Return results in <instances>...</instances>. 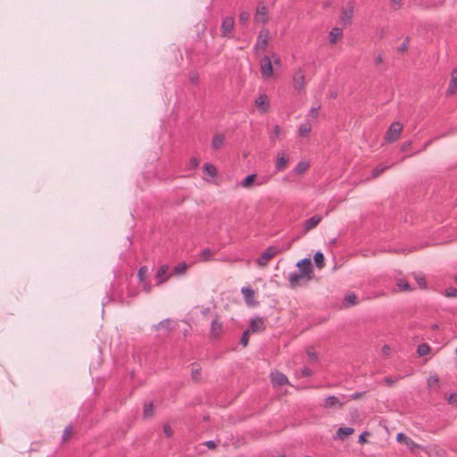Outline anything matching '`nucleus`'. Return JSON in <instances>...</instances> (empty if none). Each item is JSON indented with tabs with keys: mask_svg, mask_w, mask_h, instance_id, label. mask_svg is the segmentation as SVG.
<instances>
[{
	"mask_svg": "<svg viewBox=\"0 0 457 457\" xmlns=\"http://www.w3.org/2000/svg\"><path fill=\"white\" fill-rule=\"evenodd\" d=\"M292 242H288L283 245L281 247L278 245H270L257 259L256 262L259 266L264 267L268 264L270 259H272L277 254L287 251L291 248Z\"/></svg>",
	"mask_w": 457,
	"mask_h": 457,
	"instance_id": "1",
	"label": "nucleus"
},
{
	"mask_svg": "<svg viewBox=\"0 0 457 457\" xmlns=\"http://www.w3.org/2000/svg\"><path fill=\"white\" fill-rule=\"evenodd\" d=\"M270 179V176H264L259 178L257 174L253 173L246 176L243 180L240 181L239 186L243 188H250L253 185L257 187H262L267 184Z\"/></svg>",
	"mask_w": 457,
	"mask_h": 457,
	"instance_id": "2",
	"label": "nucleus"
},
{
	"mask_svg": "<svg viewBox=\"0 0 457 457\" xmlns=\"http://www.w3.org/2000/svg\"><path fill=\"white\" fill-rule=\"evenodd\" d=\"M403 130V125L399 121L391 123L387 131L385 134V140L388 143L396 141Z\"/></svg>",
	"mask_w": 457,
	"mask_h": 457,
	"instance_id": "3",
	"label": "nucleus"
},
{
	"mask_svg": "<svg viewBox=\"0 0 457 457\" xmlns=\"http://www.w3.org/2000/svg\"><path fill=\"white\" fill-rule=\"evenodd\" d=\"M289 164V155L285 151L277 153L276 161L274 164V170L276 173L284 171Z\"/></svg>",
	"mask_w": 457,
	"mask_h": 457,
	"instance_id": "4",
	"label": "nucleus"
},
{
	"mask_svg": "<svg viewBox=\"0 0 457 457\" xmlns=\"http://www.w3.org/2000/svg\"><path fill=\"white\" fill-rule=\"evenodd\" d=\"M235 26V19L233 16L225 17L220 24V36L223 37H232V30Z\"/></svg>",
	"mask_w": 457,
	"mask_h": 457,
	"instance_id": "5",
	"label": "nucleus"
},
{
	"mask_svg": "<svg viewBox=\"0 0 457 457\" xmlns=\"http://www.w3.org/2000/svg\"><path fill=\"white\" fill-rule=\"evenodd\" d=\"M292 82L295 89L302 91L305 87V72L303 69H298L293 74Z\"/></svg>",
	"mask_w": 457,
	"mask_h": 457,
	"instance_id": "6",
	"label": "nucleus"
},
{
	"mask_svg": "<svg viewBox=\"0 0 457 457\" xmlns=\"http://www.w3.org/2000/svg\"><path fill=\"white\" fill-rule=\"evenodd\" d=\"M296 266L299 268L300 272L305 276V278L307 280L312 279V278L313 276V270H312V262H311L310 258H304V259L300 260L296 263Z\"/></svg>",
	"mask_w": 457,
	"mask_h": 457,
	"instance_id": "7",
	"label": "nucleus"
},
{
	"mask_svg": "<svg viewBox=\"0 0 457 457\" xmlns=\"http://www.w3.org/2000/svg\"><path fill=\"white\" fill-rule=\"evenodd\" d=\"M261 74L264 79H269L273 77V69L271 59L269 56H264L261 61Z\"/></svg>",
	"mask_w": 457,
	"mask_h": 457,
	"instance_id": "8",
	"label": "nucleus"
},
{
	"mask_svg": "<svg viewBox=\"0 0 457 457\" xmlns=\"http://www.w3.org/2000/svg\"><path fill=\"white\" fill-rule=\"evenodd\" d=\"M254 21L258 23H266L269 20L268 8L265 4H260L257 5L253 16Z\"/></svg>",
	"mask_w": 457,
	"mask_h": 457,
	"instance_id": "9",
	"label": "nucleus"
},
{
	"mask_svg": "<svg viewBox=\"0 0 457 457\" xmlns=\"http://www.w3.org/2000/svg\"><path fill=\"white\" fill-rule=\"evenodd\" d=\"M148 273V269L146 266H141L137 270V278L139 282L142 284V287L145 292H150L152 289V285L149 280L146 279Z\"/></svg>",
	"mask_w": 457,
	"mask_h": 457,
	"instance_id": "10",
	"label": "nucleus"
},
{
	"mask_svg": "<svg viewBox=\"0 0 457 457\" xmlns=\"http://www.w3.org/2000/svg\"><path fill=\"white\" fill-rule=\"evenodd\" d=\"M269 36H270L269 29H262L259 33V36H258V38H257V41L255 44V48L264 51L268 45Z\"/></svg>",
	"mask_w": 457,
	"mask_h": 457,
	"instance_id": "11",
	"label": "nucleus"
},
{
	"mask_svg": "<svg viewBox=\"0 0 457 457\" xmlns=\"http://www.w3.org/2000/svg\"><path fill=\"white\" fill-rule=\"evenodd\" d=\"M168 270H169V266L167 264L162 265L157 270L155 278H154L156 285H161L169 279L170 275H167Z\"/></svg>",
	"mask_w": 457,
	"mask_h": 457,
	"instance_id": "12",
	"label": "nucleus"
},
{
	"mask_svg": "<svg viewBox=\"0 0 457 457\" xmlns=\"http://www.w3.org/2000/svg\"><path fill=\"white\" fill-rule=\"evenodd\" d=\"M265 329V323L262 317L256 316L251 320L250 329L252 332H261Z\"/></svg>",
	"mask_w": 457,
	"mask_h": 457,
	"instance_id": "13",
	"label": "nucleus"
},
{
	"mask_svg": "<svg viewBox=\"0 0 457 457\" xmlns=\"http://www.w3.org/2000/svg\"><path fill=\"white\" fill-rule=\"evenodd\" d=\"M270 379L274 386H284L288 384L287 376L278 370L271 372Z\"/></svg>",
	"mask_w": 457,
	"mask_h": 457,
	"instance_id": "14",
	"label": "nucleus"
},
{
	"mask_svg": "<svg viewBox=\"0 0 457 457\" xmlns=\"http://www.w3.org/2000/svg\"><path fill=\"white\" fill-rule=\"evenodd\" d=\"M222 333V323L218 320L217 316L211 322L210 335L213 338H218Z\"/></svg>",
	"mask_w": 457,
	"mask_h": 457,
	"instance_id": "15",
	"label": "nucleus"
},
{
	"mask_svg": "<svg viewBox=\"0 0 457 457\" xmlns=\"http://www.w3.org/2000/svg\"><path fill=\"white\" fill-rule=\"evenodd\" d=\"M255 105L258 107V109L262 112H266L270 109V102L268 99V96L265 94L260 95L255 99Z\"/></svg>",
	"mask_w": 457,
	"mask_h": 457,
	"instance_id": "16",
	"label": "nucleus"
},
{
	"mask_svg": "<svg viewBox=\"0 0 457 457\" xmlns=\"http://www.w3.org/2000/svg\"><path fill=\"white\" fill-rule=\"evenodd\" d=\"M303 278H305V276L303 275V273H301L300 271L299 272L294 271V272L289 273L288 282L290 284V287L293 288L296 287L297 286H299L300 280Z\"/></svg>",
	"mask_w": 457,
	"mask_h": 457,
	"instance_id": "17",
	"label": "nucleus"
},
{
	"mask_svg": "<svg viewBox=\"0 0 457 457\" xmlns=\"http://www.w3.org/2000/svg\"><path fill=\"white\" fill-rule=\"evenodd\" d=\"M310 167V162L307 161H300L297 162V164L294 167L292 172L295 175L301 176L303 175Z\"/></svg>",
	"mask_w": 457,
	"mask_h": 457,
	"instance_id": "18",
	"label": "nucleus"
},
{
	"mask_svg": "<svg viewBox=\"0 0 457 457\" xmlns=\"http://www.w3.org/2000/svg\"><path fill=\"white\" fill-rule=\"evenodd\" d=\"M322 218L320 215H314L309 219H307L304 222V230L305 232L314 228L320 221Z\"/></svg>",
	"mask_w": 457,
	"mask_h": 457,
	"instance_id": "19",
	"label": "nucleus"
},
{
	"mask_svg": "<svg viewBox=\"0 0 457 457\" xmlns=\"http://www.w3.org/2000/svg\"><path fill=\"white\" fill-rule=\"evenodd\" d=\"M457 91V68L453 69L452 72V79L449 82V86L447 88L448 95H453Z\"/></svg>",
	"mask_w": 457,
	"mask_h": 457,
	"instance_id": "20",
	"label": "nucleus"
},
{
	"mask_svg": "<svg viewBox=\"0 0 457 457\" xmlns=\"http://www.w3.org/2000/svg\"><path fill=\"white\" fill-rule=\"evenodd\" d=\"M312 131V125L309 121H304L299 125L298 134L302 137H306Z\"/></svg>",
	"mask_w": 457,
	"mask_h": 457,
	"instance_id": "21",
	"label": "nucleus"
},
{
	"mask_svg": "<svg viewBox=\"0 0 457 457\" xmlns=\"http://www.w3.org/2000/svg\"><path fill=\"white\" fill-rule=\"evenodd\" d=\"M343 36V30L340 28H333L329 32V42L335 44Z\"/></svg>",
	"mask_w": 457,
	"mask_h": 457,
	"instance_id": "22",
	"label": "nucleus"
},
{
	"mask_svg": "<svg viewBox=\"0 0 457 457\" xmlns=\"http://www.w3.org/2000/svg\"><path fill=\"white\" fill-rule=\"evenodd\" d=\"M224 144V136L222 134H216L212 140V147L213 149H219L222 147Z\"/></svg>",
	"mask_w": 457,
	"mask_h": 457,
	"instance_id": "23",
	"label": "nucleus"
},
{
	"mask_svg": "<svg viewBox=\"0 0 457 457\" xmlns=\"http://www.w3.org/2000/svg\"><path fill=\"white\" fill-rule=\"evenodd\" d=\"M353 15V7L344 9L341 13V21L344 23H349Z\"/></svg>",
	"mask_w": 457,
	"mask_h": 457,
	"instance_id": "24",
	"label": "nucleus"
},
{
	"mask_svg": "<svg viewBox=\"0 0 457 457\" xmlns=\"http://www.w3.org/2000/svg\"><path fill=\"white\" fill-rule=\"evenodd\" d=\"M241 291L245 302L247 303H252L254 296V291L251 287H243Z\"/></svg>",
	"mask_w": 457,
	"mask_h": 457,
	"instance_id": "25",
	"label": "nucleus"
},
{
	"mask_svg": "<svg viewBox=\"0 0 457 457\" xmlns=\"http://www.w3.org/2000/svg\"><path fill=\"white\" fill-rule=\"evenodd\" d=\"M339 403V399L337 396L329 395L325 398L324 400V407L325 408H331Z\"/></svg>",
	"mask_w": 457,
	"mask_h": 457,
	"instance_id": "26",
	"label": "nucleus"
},
{
	"mask_svg": "<svg viewBox=\"0 0 457 457\" xmlns=\"http://www.w3.org/2000/svg\"><path fill=\"white\" fill-rule=\"evenodd\" d=\"M344 303L346 306L355 305L358 303L357 297L353 293H349V294L345 295V296L344 298Z\"/></svg>",
	"mask_w": 457,
	"mask_h": 457,
	"instance_id": "27",
	"label": "nucleus"
},
{
	"mask_svg": "<svg viewBox=\"0 0 457 457\" xmlns=\"http://www.w3.org/2000/svg\"><path fill=\"white\" fill-rule=\"evenodd\" d=\"M353 432H354V429L353 428L341 427L337 430V436L340 438H343V437L352 435Z\"/></svg>",
	"mask_w": 457,
	"mask_h": 457,
	"instance_id": "28",
	"label": "nucleus"
},
{
	"mask_svg": "<svg viewBox=\"0 0 457 457\" xmlns=\"http://www.w3.org/2000/svg\"><path fill=\"white\" fill-rule=\"evenodd\" d=\"M314 262L319 269L325 266L324 255L321 252H317L313 256Z\"/></svg>",
	"mask_w": 457,
	"mask_h": 457,
	"instance_id": "29",
	"label": "nucleus"
},
{
	"mask_svg": "<svg viewBox=\"0 0 457 457\" xmlns=\"http://www.w3.org/2000/svg\"><path fill=\"white\" fill-rule=\"evenodd\" d=\"M204 171L211 178H215L217 176L216 168L212 163H205L204 165Z\"/></svg>",
	"mask_w": 457,
	"mask_h": 457,
	"instance_id": "30",
	"label": "nucleus"
},
{
	"mask_svg": "<svg viewBox=\"0 0 457 457\" xmlns=\"http://www.w3.org/2000/svg\"><path fill=\"white\" fill-rule=\"evenodd\" d=\"M212 252L209 248L204 249L200 253V256H199L200 261H202V262H208V261L212 260Z\"/></svg>",
	"mask_w": 457,
	"mask_h": 457,
	"instance_id": "31",
	"label": "nucleus"
},
{
	"mask_svg": "<svg viewBox=\"0 0 457 457\" xmlns=\"http://www.w3.org/2000/svg\"><path fill=\"white\" fill-rule=\"evenodd\" d=\"M430 351V346L428 344H420L418 345L417 353L419 356H425Z\"/></svg>",
	"mask_w": 457,
	"mask_h": 457,
	"instance_id": "32",
	"label": "nucleus"
},
{
	"mask_svg": "<svg viewBox=\"0 0 457 457\" xmlns=\"http://www.w3.org/2000/svg\"><path fill=\"white\" fill-rule=\"evenodd\" d=\"M388 168L389 166H385L382 164L378 165L371 172V179L378 177L383 171H385Z\"/></svg>",
	"mask_w": 457,
	"mask_h": 457,
	"instance_id": "33",
	"label": "nucleus"
},
{
	"mask_svg": "<svg viewBox=\"0 0 457 457\" xmlns=\"http://www.w3.org/2000/svg\"><path fill=\"white\" fill-rule=\"evenodd\" d=\"M187 267V266L185 262H179L174 267L173 272L176 275H180L186 271Z\"/></svg>",
	"mask_w": 457,
	"mask_h": 457,
	"instance_id": "34",
	"label": "nucleus"
},
{
	"mask_svg": "<svg viewBox=\"0 0 457 457\" xmlns=\"http://www.w3.org/2000/svg\"><path fill=\"white\" fill-rule=\"evenodd\" d=\"M250 19V12L247 11H241L238 15V20L241 24H245Z\"/></svg>",
	"mask_w": 457,
	"mask_h": 457,
	"instance_id": "35",
	"label": "nucleus"
},
{
	"mask_svg": "<svg viewBox=\"0 0 457 457\" xmlns=\"http://www.w3.org/2000/svg\"><path fill=\"white\" fill-rule=\"evenodd\" d=\"M280 134H281V128L278 125L273 126L272 132L270 135V139L276 140L277 138L279 137Z\"/></svg>",
	"mask_w": 457,
	"mask_h": 457,
	"instance_id": "36",
	"label": "nucleus"
},
{
	"mask_svg": "<svg viewBox=\"0 0 457 457\" xmlns=\"http://www.w3.org/2000/svg\"><path fill=\"white\" fill-rule=\"evenodd\" d=\"M427 383L428 387L436 386H438L439 378L436 375L430 376L429 378H428Z\"/></svg>",
	"mask_w": 457,
	"mask_h": 457,
	"instance_id": "37",
	"label": "nucleus"
},
{
	"mask_svg": "<svg viewBox=\"0 0 457 457\" xmlns=\"http://www.w3.org/2000/svg\"><path fill=\"white\" fill-rule=\"evenodd\" d=\"M397 286L402 291H408L411 289L410 284L404 279H400L397 283Z\"/></svg>",
	"mask_w": 457,
	"mask_h": 457,
	"instance_id": "38",
	"label": "nucleus"
},
{
	"mask_svg": "<svg viewBox=\"0 0 457 457\" xmlns=\"http://www.w3.org/2000/svg\"><path fill=\"white\" fill-rule=\"evenodd\" d=\"M249 342V330H245L243 332L241 338H240V344L245 347L248 345Z\"/></svg>",
	"mask_w": 457,
	"mask_h": 457,
	"instance_id": "39",
	"label": "nucleus"
},
{
	"mask_svg": "<svg viewBox=\"0 0 457 457\" xmlns=\"http://www.w3.org/2000/svg\"><path fill=\"white\" fill-rule=\"evenodd\" d=\"M320 109V104L315 107H312L309 111L308 116L312 117V119H316L319 115Z\"/></svg>",
	"mask_w": 457,
	"mask_h": 457,
	"instance_id": "40",
	"label": "nucleus"
},
{
	"mask_svg": "<svg viewBox=\"0 0 457 457\" xmlns=\"http://www.w3.org/2000/svg\"><path fill=\"white\" fill-rule=\"evenodd\" d=\"M307 355L311 361L316 362L318 361V353L313 349H308Z\"/></svg>",
	"mask_w": 457,
	"mask_h": 457,
	"instance_id": "41",
	"label": "nucleus"
},
{
	"mask_svg": "<svg viewBox=\"0 0 457 457\" xmlns=\"http://www.w3.org/2000/svg\"><path fill=\"white\" fill-rule=\"evenodd\" d=\"M154 406L152 403L145 404L144 406V415L145 417H149L153 414Z\"/></svg>",
	"mask_w": 457,
	"mask_h": 457,
	"instance_id": "42",
	"label": "nucleus"
},
{
	"mask_svg": "<svg viewBox=\"0 0 457 457\" xmlns=\"http://www.w3.org/2000/svg\"><path fill=\"white\" fill-rule=\"evenodd\" d=\"M396 440L398 442L404 441L407 445L413 444V441L410 440L403 433H399L396 436Z\"/></svg>",
	"mask_w": 457,
	"mask_h": 457,
	"instance_id": "43",
	"label": "nucleus"
},
{
	"mask_svg": "<svg viewBox=\"0 0 457 457\" xmlns=\"http://www.w3.org/2000/svg\"><path fill=\"white\" fill-rule=\"evenodd\" d=\"M415 278H416L417 284L419 285V287L420 288L424 289V288L427 287V283H426V279H425L424 277H422V276H416Z\"/></svg>",
	"mask_w": 457,
	"mask_h": 457,
	"instance_id": "44",
	"label": "nucleus"
},
{
	"mask_svg": "<svg viewBox=\"0 0 457 457\" xmlns=\"http://www.w3.org/2000/svg\"><path fill=\"white\" fill-rule=\"evenodd\" d=\"M71 432H72V426L71 425H68L64 431H63V434H62V438L63 440H66L67 438H69L71 435Z\"/></svg>",
	"mask_w": 457,
	"mask_h": 457,
	"instance_id": "45",
	"label": "nucleus"
},
{
	"mask_svg": "<svg viewBox=\"0 0 457 457\" xmlns=\"http://www.w3.org/2000/svg\"><path fill=\"white\" fill-rule=\"evenodd\" d=\"M447 402L450 403V404H453V405H457V394L456 393H452L448 398H447Z\"/></svg>",
	"mask_w": 457,
	"mask_h": 457,
	"instance_id": "46",
	"label": "nucleus"
},
{
	"mask_svg": "<svg viewBox=\"0 0 457 457\" xmlns=\"http://www.w3.org/2000/svg\"><path fill=\"white\" fill-rule=\"evenodd\" d=\"M445 295L448 297L455 296L457 295V289L454 287H448L445 290Z\"/></svg>",
	"mask_w": 457,
	"mask_h": 457,
	"instance_id": "47",
	"label": "nucleus"
},
{
	"mask_svg": "<svg viewBox=\"0 0 457 457\" xmlns=\"http://www.w3.org/2000/svg\"><path fill=\"white\" fill-rule=\"evenodd\" d=\"M191 376L195 381H197L200 378V370L199 369H192Z\"/></svg>",
	"mask_w": 457,
	"mask_h": 457,
	"instance_id": "48",
	"label": "nucleus"
},
{
	"mask_svg": "<svg viewBox=\"0 0 457 457\" xmlns=\"http://www.w3.org/2000/svg\"><path fill=\"white\" fill-rule=\"evenodd\" d=\"M163 433L165 436L170 437L172 435V428L170 425H164L163 427Z\"/></svg>",
	"mask_w": 457,
	"mask_h": 457,
	"instance_id": "49",
	"label": "nucleus"
},
{
	"mask_svg": "<svg viewBox=\"0 0 457 457\" xmlns=\"http://www.w3.org/2000/svg\"><path fill=\"white\" fill-rule=\"evenodd\" d=\"M170 320H168V319H167V320H162V321L158 324L157 328H170Z\"/></svg>",
	"mask_w": 457,
	"mask_h": 457,
	"instance_id": "50",
	"label": "nucleus"
},
{
	"mask_svg": "<svg viewBox=\"0 0 457 457\" xmlns=\"http://www.w3.org/2000/svg\"><path fill=\"white\" fill-rule=\"evenodd\" d=\"M301 374L303 377H310L312 376V372L309 368L303 367L301 369Z\"/></svg>",
	"mask_w": 457,
	"mask_h": 457,
	"instance_id": "51",
	"label": "nucleus"
},
{
	"mask_svg": "<svg viewBox=\"0 0 457 457\" xmlns=\"http://www.w3.org/2000/svg\"><path fill=\"white\" fill-rule=\"evenodd\" d=\"M369 433L368 432H363L361 433L360 436H359V443L360 444H363L366 442V436H368Z\"/></svg>",
	"mask_w": 457,
	"mask_h": 457,
	"instance_id": "52",
	"label": "nucleus"
},
{
	"mask_svg": "<svg viewBox=\"0 0 457 457\" xmlns=\"http://www.w3.org/2000/svg\"><path fill=\"white\" fill-rule=\"evenodd\" d=\"M411 141H408V142L403 143L402 145L401 150L402 151H407L411 147Z\"/></svg>",
	"mask_w": 457,
	"mask_h": 457,
	"instance_id": "53",
	"label": "nucleus"
},
{
	"mask_svg": "<svg viewBox=\"0 0 457 457\" xmlns=\"http://www.w3.org/2000/svg\"><path fill=\"white\" fill-rule=\"evenodd\" d=\"M272 59H273L274 64L280 65V58H279V56L278 54H272Z\"/></svg>",
	"mask_w": 457,
	"mask_h": 457,
	"instance_id": "54",
	"label": "nucleus"
},
{
	"mask_svg": "<svg viewBox=\"0 0 457 457\" xmlns=\"http://www.w3.org/2000/svg\"><path fill=\"white\" fill-rule=\"evenodd\" d=\"M190 164H191V166L193 168H195V167L198 166L199 162H198V160L195 157H193V158L190 159Z\"/></svg>",
	"mask_w": 457,
	"mask_h": 457,
	"instance_id": "55",
	"label": "nucleus"
},
{
	"mask_svg": "<svg viewBox=\"0 0 457 457\" xmlns=\"http://www.w3.org/2000/svg\"><path fill=\"white\" fill-rule=\"evenodd\" d=\"M205 445L209 448V449H212L216 446V444L214 441L212 440H209L207 442H205Z\"/></svg>",
	"mask_w": 457,
	"mask_h": 457,
	"instance_id": "56",
	"label": "nucleus"
},
{
	"mask_svg": "<svg viewBox=\"0 0 457 457\" xmlns=\"http://www.w3.org/2000/svg\"><path fill=\"white\" fill-rule=\"evenodd\" d=\"M362 394L363 393H361V392H356V393L352 394L350 397L353 400H357V399H359L362 395Z\"/></svg>",
	"mask_w": 457,
	"mask_h": 457,
	"instance_id": "57",
	"label": "nucleus"
},
{
	"mask_svg": "<svg viewBox=\"0 0 457 457\" xmlns=\"http://www.w3.org/2000/svg\"><path fill=\"white\" fill-rule=\"evenodd\" d=\"M385 382H386V384L387 386H393V385L395 384V380H394V379H392V378H389V377H386V378H385Z\"/></svg>",
	"mask_w": 457,
	"mask_h": 457,
	"instance_id": "58",
	"label": "nucleus"
},
{
	"mask_svg": "<svg viewBox=\"0 0 457 457\" xmlns=\"http://www.w3.org/2000/svg\"><path fill=\"white\" fill-rule=\"evenodd\" d=\"M382 62H383V58H382V55L379 54L375 58V64H376V65H379Z\"/></svg>",
	"mask_w": 457,
	"mask_h": 457,
	"instance_id": "59",
	"label": "nucleus"
},
{
	"mask_svg": "<svg viewBox=\"0 0 457 457\" xmlns=\"http://www.w3.org/2000/svg\"><path fill=\"white\" fill-rule=\"evenodd\" d=\"M190 79L191 81L194 83V84H196L198 82V75L197 74H194L190 77Z\"/></svg>",
	"mask_w": 457,
	"mask_h": 457,
	"instance_id": "60",
	"label": "nucleus"
},
{
	"mask_svg": "<svg viewBox=\"0 0 457 457\" xmlns=\"http://www.w3.org/2000/svg\"><path fill=\"white\" fill-rule=\"evenodd\" d=\"M406 49H407V44L406 43H403L402 46L399 48V51L403 52Z\"/></svg>",
	"mask_w": 457,
	"mask_h": 457,
	"instance_id": "61",
	"label": "nucleus"
},
{
	"mask_svg": "<svg viewBox=\"0 0 457 457\" xmlns=\"http://www.w3.org/2000/svg\"><path fill=\"white\" fill-rule=\"evenodd\" d=\"M392 1H393L394 3H395V4H399V3H401V1H402V0H392Z\"/></svg>",
	"mask_w": 457,
	"mask_h": 457,
	"instance_id": "62",
	"label": "nucleus"
},
{
	"mask_svg": "<svg viewBox=\"0 0 457 457\" xmlns=\"http://www.w3.org/2000/svg\"><path fill=\"white\" fill-rule=\"evenodd\" d=\"M209 309H206L204 313H208Z\"/></svg>",
	"mask_w": 457,
	"mask_h": 457,
	"instance_id": "63",
	"label": "nucleus"
},
{
	"mask_svg": "<svg viewBox=\"0 0 457 457\" xmlns=\"http://www.w3.org/2000/svg\"><path fill=\"white\" fill-rule=\"evenodd\" d=\"M455 281L457 282V276L455 277Z\"/></svg>",
	"mask_w": 457,
	"mask_h": 457,
	"instance_id": "64",
	"label": "nucleus"
}]
</instances>
